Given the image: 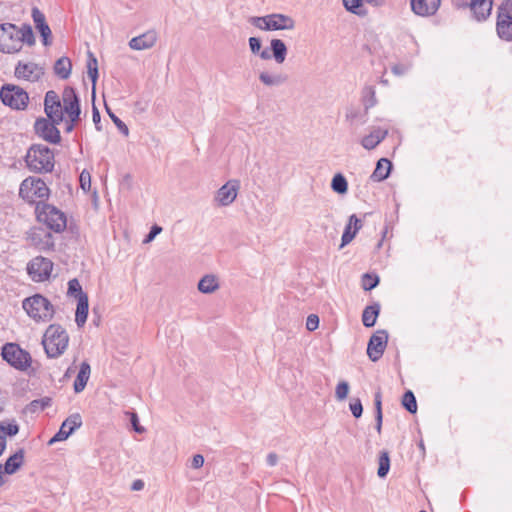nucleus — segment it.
Segmentation results:
<instances>
[{
    "label": "nucleus",
    "mask_w": 512,
    "mask_h": 512,
    "mask_svg": "<svg viewBox=\"0 0 512 512\" xmlns=\"http://www.w3.org/2000/svg\"><path fill=\"white\" fill-rule=\"evenodd\" d=\"M402 406L411 414L417 412V401L414 393L411 390H407L401 400Z\"/></svg>",
    "instance_id": "ea45409f"
},
{
    "label": "nucleus",
    "mask_w": 512,
    "mask_h": 512,
    "mask_svg": "<svg viewBox=\"0 0 512 512\" xmlns=\"http://www.w3.org/2000/svg\"><path fill=\"white\" fill-rule=\"evenodd\" d=\"M374 407H375V416H383L382 413V393L380 389L375 392L374 395Z\"/></svg>",
    "instance_id": "603ef678"
},
{
    "label": "nucleus",
    "mask_w": 512,
    "mask_h": 512,
    "mask_svg": "<svg viewBox=\"0 0 512 512\" xmlns=\"http://www.w3.org/2000/svg\"><path fill=\"white\" fill-rule=\"evenodd\" d=\"M92 120L95 124V128L98 131H101L102 130V127L100 125L101 115H100L98 108L95 105H93V108H92Z\"/></svg>",
    "instance_id": "13d9d810"
},
{
    "label": "nucleus",
    "mask_w": 512,
    "mask_h": 512,
    "mask_svg": "<svg viewBox=\"0 0 512 512\" xmlns=\"http://www.w3.org/2000/svg\"><path fill=\"white\" fill-rule=\"evenodd\" d=\"M319 326V317L316 314H310L306 319V329L308 331H314Z\"/></svg>",
    "instance_id": "3c124183"
},
{
    "label": "nucleus",
    "mask_w": 512,
    "mask_h": 512,
    "mask_svg": "<svg viewBox=\"0 0 512 512\" xmlns=\"http://www.w3.org/2000/svg\"><path fill=\"white\" fill-rule=\"evenodd\" d=\"M53 262L48 258L37 256L27 265V272L33 281L43 282L47 280L52 272Z\"/></svg>",
    "instance_id": "9b49d317"
},
{
    "label": "nucleus",
    "mask_w": 512,
    "mask_h": 512,
    "mask_svg": "<svg viewBox=\"0 0 512 512\" xmlns=\"http://www.w3.org/2000/svg\"><path fill=\"white\" fill-rule=\"evenodd\" d=\"M25 162L30 171L35 173L51 172L55 160L53 151L43 144H32L27 150Z\"/></svg>",
    "instance_id": "f03ea898"
},
{
    "label": "nucleus",
    "mask_w": 512,
    "mask_h": 512,
    "mask_svg": "<svg viewBox=\"0 0 512 512\" xmlns=\"http://www.w3.org/2000/svg\"><path fill=\"white\" fill-rule=\"evenodd\" d=\"M412 11L422 17L433 16L438 11L441 0H410Z\"/></svg>",
    "instance_id": "4be33fe9"
},
{
    "label": "nucleus",
    "mask_w": 512,
    "mask_h": 512,
    "mask_svg": "<svg viewBox=\"0 0 512 512\" xmlns=\"http://www.w3.org/2000/svg\"><path fill=\"white\" fill-rule=\"evenodd\" d=\"M496 30L505 41H512V0H504L497 10Z\"/></svg>",
    "instance_id": "1a4fd4ad"
},
{
    "label": "nucleus",
    "mask_w": 512,
    "mask_h": 512,
    "mask_svg": "<svg viewBox=\"0 0 512 512\" xmlns=\"http://www.w3.org/2000/svg\"><path fill=\"white\" fill-rule=\"evenodd\" d=\"M218 288V278L213 274H207L203 276L198 282V290L203 294H211Z\"/></svg>",
    "instance_id": "473e14b6"
},
{
    "label": "nucleus",
    "mask_w": 512,
    "mask_h": 512,
    "mask_svg": "<svg viewBox=\"0 0 512 512\" xmlns=\"http://www.w3.org/2000/svg\"><path fill=\"white\" fill-rule=\"evenodd\" d=\"M267 23L264 25V30H292L295 28V21L292 17L284 14H270L267 15Z\"/></svg>",
    "instance_id": "aec40b11"
},
{
    "label": "nucleus",
    "mask_w": 512,
    "mask_h": 512,
    "mask_svg": "<svg viewBox=\"0 0 512 512\" xmlns=\"http://www.w3.org/2000/svg\"><path fill=\"white\" fill-rule=\"evenodd\" d=\"M32 18L35 24V28L39 31L42 42L45 46H49L52 43V32L49 25L46 22L45 15L37 8H32Z\"/></svg>",
    "instance_id": "412c9836"
},
{
    "label": "nucleus",
    "mask_w": 512,
    "mask_h": 512,
    "mask_svg": "<svg viewBox=\"0 0 512 512\" xmlns=\"http://www.w3.org/2000/svg\"><path fill=\"white\" fill-rule=\"evenodd\" d=\"M345 9L355 15L364 16L366 11L363 7V0H342Z\"/></svg>",
    "instance_id": "a19ab883"
},
{
    "label": "nucleus",
    "mask_w": 512,
    "mask_h": 512,
    "mask_svg": "<svg viewBox=\"0 0 512 512\" xmlns=\"http://www.w3.org/2000/svg\"><path fill=\"white\" fill-rule=\"evenodd\" d=\"M87 74L88 77L91 79L92 82V93L95 94V86L96 82L99 76L98 72V61L97 58L94 56V54L91 51H88L87 53Z\"/></svg>",
    "instance_id": "72a5a7b5"
},
{
    "label": "nucleus",
    "mask_w": 512,
    "mask_h": 512,
    "mask_svg": "<svg viewBox=\"0 0 512 512\" xmlns=\"http://www.w3.org/2000/svg\"><path fill=\"white\" fill-rule=\"evenodd\" d=\"M380 282L378 275L365 273L362 276V288L365 291H371L376 288Z\"/></svg>",
    "instance_id": "37998d69"
},
{
    "label": "nucleus",
    "mask_w": 512,
    "mask_h": 512,
    "mask_svg": "<svg viewBox=\"0 0 512 512\" xmlns=\"http://www.w3.org/2000/svg\"><path fill=\"white\" fill-rule=\"evenodd\" d=\"M366 115L365 110L362 111L360 108L351 107L346 111V120L351 124H364L367 121Z\"/></svg>",
    "instance_id": "e433bc0d"
},
{
    "label": "nucleus",
    "mask_w": 512,
    "mask_h": 512,
    "mask_svg": "<svg viewBox=\"0 0 512 512\" xmlns=\"http://www.w3.org/2000/svg\"><path fill=\"white\" fill-rule=\"evenodd\" d=\"M69 335L59 324H51L45 331L42 344L48 358H57L67 349Z\"/></svg>",
    "instance_id": "7ed1b4c3"
},
{
    "label": "nucleus",
    "mask_w": 512,
    "mask_h": 512,
    "mask_svg": "<svg viewBox=\"0 0 512 512\" xmlns=\"http://www.w3.org/2000/svg\"><path fill=\"white\" fill-rule=\"evenodd\" d=\"M144 488V482L140 479H137L135 480L133 483H132V486H131V489L133 491H140Z\"/></svg>",
    "instance_id": "e2e57ef3"
},
{
    "label": "nucleus",
    "mask_w": 512,
    "mask_h": 512,
    "mask_svg": "<svg viewBox=\"0 0 512 512\" xmlns=\"http://www.w3.org/2000/svg\"><path fill=\"white\" fill-rule=\"evenodd\" d=\"M90 373V364L87 361H83L80 365L79 372L73 384L75 393H80L85 389L90 378Z\"/></svg>",
    "instance_id": "c85d7f7f"
},
{
    "label": "nucleus",
    "mask_w": 512,
    "mask_h": 512,
    "mask_svg": "<svg viewBox=\"0 0 512 512\" xmlns=\"http://www.w3.org/2000/svg\"><path fill=\"white\" fill-rule=\"evenodd\" d=\"M77 122H78V121H71V120H70V122H69V123L67 124V126H66L65 131H66L67 133L72 132V131H73V129H74V127H75V124H76Z\"/></svg>",
    "instance_id": "774afa93"
},
{
    "label": "nucleus",
    "mask_w": 512,
    "mask_h": 512,
    "mask_svg": "<svg viewBox=\"0 0 512 512\" xmlns=\"http://www.w3.org/2000/svg\"><path fill=\"white\" fill-rule=\"evenodd\" d=\"M248 42L252 54L258 55L263 60L271 59V54L268 49L261 50L262 42L260 38L250 37Z\"/></svg>",
    "instance_id": "c9c22d12"
},
{
    "label": "nucleus",
    "mask_w": 512,
    "mask_h": 512,
    "mask_svg": "<svg viewBox=\"0 0 512 512\" xmlns=\"http://www.w3.org/2000/svg\"><path fill=\"white\" fill-rule=\"evenodd\" d=\"M350 410L355 418L362 416L363 406L360 399H356L353 403H350Z\"/></svg>",
    "instance_id": "864d4df0"
},
{
    "label": "nucleus",
    "mask_w": 512,
    "mask_h": 512,
    "mask_svg": "<svg viewBox=\"0 0 512 512\" xmlns=\"http://www.w3.org/2000/svg\"><path fill=\"white\" fill-rule=\"evenodd\" d=\"M266 462L269 466H275L278 462V455L274 452H271L267 455Z\"/></svg>",
    "instance_id": "680f3d73"
},
{
    "label": "nucleus",
    "mask_w": 512,
    "mask_h": 512,
    "mask_svg": "<svg viewBox=\"0 0 512 512\" xmlns=\"http://www.w3.org/2000/svg\"><path fill=\"white\" fill-rule=\"evenodd\" d=\"M68 295L74 296L79 300L82 295H87V293L83 292L82 287L77 278H73L68 282Z\"/></svg>",
    "instance_id": "a18cd8bd"
},
{
    "label": "nucleus",
    "mask_w": 512,
    "mask_h": 512,
    "mask_svg": "<svg viewBox=\"0 0 512 512\" xmlns=\"http://www.w3.org/2000/svg\"><path fill=\"white\" fill-rule=\"evenodd\" d=\"M204 464V457L201 454H196L192 458L191 466L194 469H199Z\"/></svg>",
    "instance_id": "052dcab7"
},
{
    "label": "nucleus",
    "mask_w": 512,
    "mask_h": 512,
    "mask_svg": "<svg viewBox=\"0 0 512 512\" xmlns=\"http://www.w3.org/2000/svg\"><path fill=\"white\" fill-rule=\"evenodd\" d=\"M349 392V384L346 381H341L337 384L335 396L338 400H344Z\"/></svg>",
    "instance_id": "09e8293b"
},
{
    "label": "nucleus",
    "mask_w": 512,
    "mask_h": 512,
    "mask_svg": "<svg viewBox=\"0 0 512 512\" xmlns=\"http://www.w3.org/2000/svg\"><path fill=\"white\" fill-rule=\"evenodd\" d=\"M239 189V180H229L217 190L215 201H217L219 206H229L235 201Z\"/></svg>",
    "instance_id": "a211bd4d"
},
{
    "label": "nucleus",
    "mask_w": 512,
    "mask_h": 512,
    "mask_svg": "<svg viewBox=\"0 0 512 512\" xmlns=\"http://www.w3.org/2000/svg\"><path fill=\"white\" fill-rule=\"evenodd\" d=\"M377 103L375 90L373 87H366L363 91V105L365 109V113H368V110L375 106Z\"/></svg>",
    "instance_id": "79ce46f5"
},
{
    "label": "nucleus",
    "mask_w": 512,
    "mask_h": 512,
    "mask_svg": "<svg viewBox=\"0 0 512 512\" xmlns=\"http://www.w3.org/2000/svg\"><path fill=\"white\" fill-rule=\"evenodd\" d=\"M347 224H349L356 233L362 228V221L355 214L349 217Z\"/></svg>",
    "instance_id": "4d7b16f0"
},
{
    "label": "nucleus",
    "mask_w": 512,
    "mask_h": 512,
    "mask_svg": "<svg viewBox=\"0 0 512 512\" xmlns=\"http://www.w3.org/2000/svg\"><path fill=\"white\" fill-rule=\"evenodd\" d=\"M105 109L107 114L109 115L110 119L113 121V123L116 125V127L119 129V131L124 134L125 136H128L129 129L127 125L119 118L117 117L111 109L105 104Z\"/></svg>",
    "instance_id": "49530a36"
},
{
    "label": "nucleus",
    "mask_w": 512,
    "mask_h": 512,
    "mask_svg": "<svg viewBox=\"0 0 512 512\" xmlns=\"http://www.w3.org/2000/svg\"><path fill=\"white\" fill-rule=\"evenodd\" d=\"M72 63L68 57L59 58L53 67L55 75H57L60 79H67L71 74Z\"/></svg>",
    "instance_id": "f704fd0d"
},
{
    "label": "nucleus",
    "mask_w": 512,
    "mask_h": 512,
    "mask_svg": "<svg viewBox=\"0 0 512 512\" xmlns=\"http://www.w3.org/2000/svg\"><path fill=\"white\" fill-rule=\"evenodd\" d=\"M80 186L84 191H89L91 187V175L88 171L83 170L80 174Z\"/></svg>",
    "instance_id": "8fccbe9b"
},
{
    "label": "nucleus",
    "mask_w": 512,
    "mask_h": 512,
    "mask_svg": "<svg viewBox=\"0 0 512 512\" xmlns=\"http://www.w3.org/2000/svg\"><path fill=\"white\" fill-rule=\"evenodd\" d=\"M19 432V425L15 420L10 422L2 421L0 422V456L3 454L6 449V437H13L17 435Z\"/></svg>",
    "instance_id": "b1692460"
},
{
    "label": "nucleus",
    "mask_w": 512,
    "mask_h": 512,
    "mask_svg": "<svg viewBox=\"0 0 512 512\" xmlns=\"http://www.w3.org/2000/svg\"><path fill=\"white\" fill-rule=\"evenodd\" d=\"M387 135V130H382L380 128L374 129L369 135L362 138L361 145L367 150H372L378 146Z\"/></svg>",
    "instance_id": "bb28decb"
},
{
    "label": "nucleus",
    "mask_w": 512,
    "mask_h": 512,
    "mask_svg": "<svg viewBox=\"0 0 512 512\" xmlns=\"http://www.w3.org/2000/svg\"><path fill=\"white\" fill-rule=\"evenodd\" d=\"M130 421H131V424H132L133 429L135 430V432L143 433L145 431L144 427L139 425V419H138V416H137L136 413H134V412L131 413Z\"/></svg>",
    "instance_id": "bf43d9fd"
},
{
    "label": "nucleus",
    "mask_w": 512,
    "mask_h": 512,
    "mask_svg": "<svg viewBox=\"0 0 512 512\" xmlns=\"http://www.w3.org/2000/svg\"><path fill=\"white\" fill-rule=\"evenodd\" d=\"M51 398L50 397H43L40 399L33 400L28 405V410L32 413L44 410L45 408L49 407L51 405Z\"/></svg>",
    "instance_id": "c03bdc74"
},
{
    "label": "nucleus",
    "mask_w": 512,
    "mask_h": 512,
    "mask_svg": "<svg viewBox=\"0 0 512 512\" xmlns=\"http://www.w3.org/2000/svg\"><path fill=\"white\" fill-rule=\"evenodd\" d=\"M1 356L10 366L19 371H27L32 363L30 353L16 343H6L2 347Z\"/></svg>",
    "instance_id": "0eeeda50"
},
{
    "label": "nucleus",
    "mask_w": 512,
    "mask_h": 512,
    "mask_svg": "<svg viewBox=\"0 0 512 512\" xmlns=\"http://www.w3.org/2000/svg\"><path fill=\"white\" fill-rule=\"evenodd\" d=\"M356 234L357 233L354 230H352V227L349 224H347L341 237L340 248H343L344 246L349 244L354 239Z\"/></svg>",
    "instance_id": "de8ad7c7"
},
{
    "label": "nucleus",
    "mask_w": 512,
    "mask_h": 512,
    "mask_svg": "<svg viewBox=\"0 0 512 512\" xmlns=\"http://www.w3.org/2000/svg\"><path fill=\"white\" fill-rule=\"evenodd\" d=\"M271 58L273 57L277 64H282L287 56V47L281 39H272L270 42Z\"/></svg>",
    "instance_id": "2f4dec72"
},
{
    "label": "nucleus",
    "mask_w": 512,
    "mask_h": 512,
    "mask_svg": "<svg viewBox=\"0 0 512 512\" xmlns=\"http://www.w3.org/2000/svg\"><path fill=\"white\" fill-rule=\"evenodd\" d=\"M162 231V227L158 225H153L149 231V233L146 235L144 242L148 243L152 241L158 234H160Z\"/></svg>",
    "instance_id": "6e6d98bb"
},
{
    "label": "nucleus",
    "mask_w": 512,
    "mask_h": 512,
    "mask_svg": "<svg viewBox=\"0 0 512 512\" xmlns=\"http://www.w3.org/2000/svg\"><path fill=\"white\" fill-rule=\"evenodd\" d=\"M61 122L48 117L37 118L34 123L35 134L48 143L59 144L61 142V134L57 126Z\"/></svg>",
    "instance_id": "9d476101"
},
{
    "label": "nucleus",
    "mask_w": 512,
    "mask_h": 512,
    "mask_svg": "<svg viewBox=\"0 0 512 512\" xmlns=\"http://www.w3.org/2000/svg\"><path fill=\"white\" fill-rule=\"evenodd\" d=\"M392 72L395 75H402L405 72V68L402 65H394L392 67Z\"/></svg>",
    "instance_id": "338daca9"
},
{
    "label": "nucleus",
    "mask_w": 512,
    "mask_h": 512,
    "mask_svg": "<svg viewBox=\"0 0 512 512\" xmlns=\"http://www.w3.org/2000/svg\"><path fill=\"white\" fill-rule=\"evenodd\" d=\"M44 74V67L34 62L19 61L14 70V75L17 79L31 83L40 81Z\"/></svg>",
    "instance_id": "f8f14e48"
},
{
    "label": "nucleus",
    "mask_w": 512,
    "mask_h": 512,
    "mask_svg": "<svg viewBox=\"0 0 512 512\" xmlns=\"http://www.w3.org/2000/svg\"><path fill=\"white\" fill-rule=\"evenodd\" d=\"M158 39V34L155 30H148L145 33L133 37L128 45L131 49L136 51L146 50L152 48Z\"/></svg>",
    "instance_id": "5701e85b"
},
{
    "label": "nucleus",
    "mask_w": 512,
    "mask_h": 512,
    "mask_svg": "<svg viewBox=\"0 0 512 512\" xmlns=\"http://www.w3.org/2000/svg\"><path fill=\"white\" fill-rule=\"evenodd\" d=\"M89 310V300L88 295H82L79 300H77V308L75 314V322L78 327H83L86 323L87 316Z\"/></svg>",
    "instance_id": "c756f323"
},
{
    "label": "nucleus",
    "mask_w": 512,
    "mask_h": 512,
    "mask_svg": "<svg viewBox=\"0 0 512 512\" xmlns=\"http://www.w3.org/2000/svg\"><path fill=\"white\" fill-rule=\"evenodd\" d=\"M267 19H268L267 15L266 16H262V17L253 16V17H250L249 22L253 26H255V27L259 28V29L264 30L263 27H264V25H266V23L268 21Z\"/></svg>",
    "instance_id": "5fc2aeb1"
},
{
    "label": "nucleus",
    "mask_w": 512,
    "mask_h": 512,
    "mask_svg": "<svg viewBox=\"0 0 512 512\" xmlns=\"http://www.w3.org/2000/svg\"><path fill=\"white\" fill-rule=\"evenodd\" d=\"M63 112L68 115L69 120H80V100L73 87L67 86L62 92Z\"/></svg>",
    "instance_id": "ddd939ff"
},
{
    "label": "nucleus",
    "mask_w": 512,
    "mask_h": 512,
    "mask_svg": "<svg viewBox=\"0 0 512 512\" xmlns=\"http://www.w3.org/2000/svg\"><path fill=\"white\" fill-rule=\"evenodd\" d=\"M35 214L37 220L46 225V229L60 233L66 228L67 219L65 214L57 207L48 204L45 201L37 202L35 207Z\"/></svg>",
    "instance_id": "39448f33"
},
{
    "label": "nucleus",
    "mask_w": 512,
    "mask_h": 512,
    "mask_svg": "<svg viewBox=\"0 0 512 512\" xmlns=\"http://www.w3.org/2000/svg\"><path fill=\"white\" fill-rule=\"evenodd\" d=\"M22 307L28 316L36 322H49L55 314L53 304L41 294L25 298Z\"/></svg>",
    "instance_id": "20e7f679"
},
{
    "label": "nucleus",
    "mask_w": 512,
    "mask_h": 512,
    "mask_svg": "<svg viewBox=\"0 0 512 512\" xmlns=\"http://www.w3.org/2000/svg\"><path fill=\"white\" fill-rule=\"evenodd\" d=\"M391 169V161L387 158H380L370 178L375 182L383 181L389 177Z\"/></svg>",
    "instance_id": "cd10ccee"
},
{
    "label": "nucleus",
    "mask_w": 512,
    "mask_h": 512,
    "mask_svg": "<svg viewBox=\"0 0 512 512\" xmlns=\"http://www.w3.org/2000/svg\"><path fill=\"white\" fill-rule=\"evenodd\" d=\"M23 44L33 46L35 36L30 24H23L21 27L12 23L0 24V52L17 53L22 49Z\"/></svg>",
    "instance_id": "f257e3e1"
},
{
    "label": "nucleus",
    "mask_w": 512,
    "mask_h": 512,
    "mask_svg": "<svg viewBox=\"0 0 512 512\" xmlns=\"http://www.w3.org/2000/svg\"><path fill=\"white\" fill-rule=\"evenodd\" d=\"M49 194L48 186L40 178L28 177L20 184L19 196L29 204H37V199L44 201L49 197Z\"/></svg>",
    "instance_id": "423d86ee"
},
{
    "label": "nucleus",
    "mask_w": 512,
    "mask_h": 512,
    "mask_svg": "<svg viewBox=\"0 0 512 512\" xmlns=\"http://www.w3.org/2000/svg\"><path fill=\"white\" fill-rule=\"evenodd\" d=\"M376 425L375 428L377 432L380 434L382 429L383 416H375Z\"/></svg>",
    "instance_id": "69168bd1"
},
{
    "label": "nucleus",
    "mask_w": 512,
    "mask_h": 512,
    "mask_svg": "<svg viewBox=\"0 0 512 512\" xmlns=\"http://www.w3.org/2000/svg\"><path fill=\"white\" fill-rule=\"evenodd\" d=\"M492 5V0H464L462 3H455L458 9L470 7L477 21L486 20L490 16Z\"/></svg>",
    "instance_id": "dca6fc26"
},
{
    "label": "nucleus",
    "mask_w": 512,
    "mask_h": 512,
    "mask_svg": "<svg viewBox=\"0 0 512 512\" xmlns=\"http://www.w3.org/2000/svg\"><path fill=\"white\" fill-rule=\"evenodd\" d=\"M385 0H363V3L370 4L374 7H381L385 4Z\"/></svg>",
    "instance_id": "0e129e2a"
},
{
    "label": "nucleus",
    "mask_w": 512,
    "mask_h": 512,
    "mask_svg": "<svg viewBox=\"0 0 512 512\" xmlns=\"http://www.w3.org/2000/svg\"><path fill=\"white\" fill-rule=\"evenodd\" d=\"M44 111L48 118L63 121L62 103L59 95L54 90H49L45 94Z\"/></svg>",
    "instance_id": "6ab92c4d"
},
{
    "label": "nucleus",
    "mask_w": 512,
    "mask_h": 512,
    "mask_svg": "<svg viewBox=\"0 0 512 512\" xmlns=\"http://www.w3.org/2000/svg\"><path fill=\"white\" fill-rule=\"evenodd\" d=\"M388 332L386 330L376 331L369 339L367 345V355L373 362L378 361L387 346Z\"/></svg>",
    "instance_id": "2eb2a0df"
},
{
    "label": "nucleus",
    "mask_w": 512,
    "mask_h": 512,
    "mask_svg": "<svg viewBox=\"0 0 512 512\" xmlns=\"http://www.w3.org/2000/svg\"><path fill=\"white\" fill-rule=\"evenodd\" d=\"M82 426V417L79 413H74L67 417L59 431L49 440L48 444L52 445L58 441L66 440L76 429Z\"/></svg>",
    "instance_id": "f3484780"
},
{
    "label": "nucleus",
    "mask_w": 512,
    "mask_h": 512,
    "mask_svg": "<svg viewBox=\"0 0 512 512\" xmlns=\"http://www.w3.org/2000/svg\"><path fill=\"white\" fill-rule=\"evenodd\" d=\"M378 464L377 475L380 478L386 477L390 469V457L388 451L384 450L380 452Z\"/></svg>",
    "instance_id": "4c0bfd02"
},
{
    "label": "nucleus",
    "mask_w": 512,
    "mask_h": 512,
    "mask_svg": "<svg viewBox=\"0 0 512 512\" xmlns=\"http://www.w3.org/2000/svg\"><path fill=\"white\" fill-rule=\"evenodd\" d=\"M331 188L334 192L343 195V194L347 193L348 182H347L346 178L341 173H337L332 178Z\"/></svg>",
    "instance_id": "58836bf2"
},
{
    "label": "nucleus",
    "mask_w": 512,
    "mask_h": 512,
    "mask_svg": "<svg viewBox=\"0 0 512 512\" xmlns=\"http://www.w3.org/2000/svg\"><path fill=\"white\" fill-rule=\"evenodd\" d=\"M27 239L40 251H49L54 248L53 235L46 228L32 227L27 232Z\"/></svg>",
    "instance_id": "4468645a"
},
{
    "label": "nucleus",
    "mask_w": 512,
    "mask_h": 512,
    "mask_svg": "<svg viewBox=\"0 0 512 512\" xmlns=\"http://www.w3.org/2000/svg\"><path fill=\"white\" fill-rule=\"evenodd\" d=\"M260 82L267 87H278L288 82L289 76L286 73H269L263 71L259 74Z\"/></svg>",
    "instance_id": "393cba45"
},
{
    "label": "nucleus",
    "mask_w": 512,
    "mask_h": 512,
    "mask_svg": "<svg viewBox=\"0 0 512 512\" xmlns=\"http://www.w3.org/2000/svg\"><path fill=\"white\" fill-rule=\"evenodd\" d=\"M2 103L14 110H24L29 102L28 93L21 87L5 84L0 90Z\"/></svg>",
    "instance_id": "6e6552de"
},
{
    "label": "nucleus",
    "mask_w": 512,
    "mask_h": 512,
    "mask_svg": "<svg viewBox=\"0 0 512 512\" xmlns=\"http://www.w3.org/2000/svg\"><path fill=\"white\" fill-rule=\"evenodd\" d=\"M24 453V449L20 448L13 455L7 458L4 465H2L6 474L12 475L21 468L24 464Z\"/></svg>",
    "instance_id": "a878e982"
},
{
    "label": "nucleus",
    "mask_w": 512,
    "mask_h": 512,
    "mask_svg": "<svg viewBox=\"0 0 512 512\" xmlns=\"http://www.w3.org/2000/svg\"><path fill=\"white\" fill-rule=\"evenodd\" d=\"M380 313V304L378 302L366 306L362 313V323L365 327L370 328L376 324V320Z\"/></svg>",
    "instance_id": "7c9ffc66"
}]
</instances>
